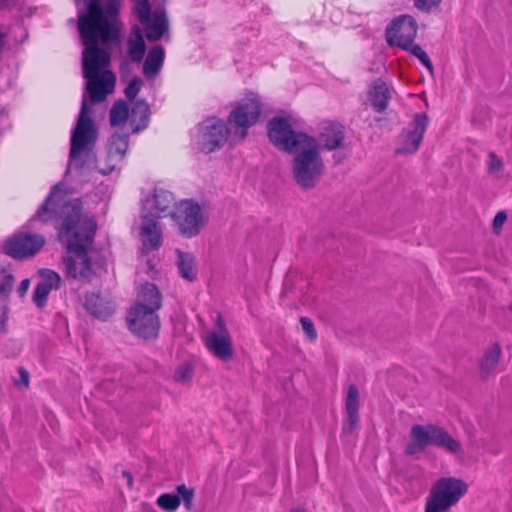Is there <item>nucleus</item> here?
<instances>
[{"mask_svg":"<svg viewBox=\"0 0 512 512\" xmlns=\"http://www.w3.org/2000/svg\"><path fill=\"white\" fill-rule=\"evenodd\" d=\"M502 160L493 152L489 154L488 170L490 173L500 172L502 169Z\"/></svg>","mask_w":512,"mask_h":512,"instance_id":"40","label":"nucleus"},{"mask_svg":"<svg viewBox=\"0 0 512 512\" xmlns=\"http://www.w3.org/2000/svg\"><path fill=\"white\" fill-rule=\"evenodd\" d=\"M81 211V201L72 200L67 185L58 183L37 210L36 217L43 223L63 218L59 240L66 246L68 253L64 258L66 277L90 282L104 271L105 262L92 249L96 221Z\"/></svg>","mask_w":512,"mask_h":512,"instance_id":"1","label":"nucleus"},{"mask_svg":"<svg viewBox=\"0 0 512 512\" xmlns=\"http://www.w3.org/2000/svg\"><path fill=\"white\" fill-rule=\"evenodd\" d=\"M346 409L348 413L350 428L352 429L358 422L359 409V392L354 385H351L348 389Z\"/></svg>","mask_w":512,"mask_h":512,"instance_id":"31","label":"nucleus"},{"mask_svg":"<svg viewBox=\"0 0 512 512\" xmlns=\"http://www.w3.org/2000/svg\"><path fill=\"white\" fill-rule=\"evenodd\" d=\"M14 276L0 264V298H8L14 286Z\"/></svg>","mask_w":512,"mask_h":512,"instance_id":"34","label":"nucleus"},{"mask_svg":"<svg viewBox=\"0 0 512 512\" xmlns=\"http://www.w3.org/2000/svg\"><path fill=\"white\" fill-rule=\"evenodd\" d=\"M128 56L131 61L140 63L146 52V44L143 38L142 30L138 26H134L127 40Z\"/></svg>","mask_w":512,"mask_h":512,"instance_id":"24","label":"nucleus"},{"mask_svg":"<svg viewBox=\"0 0 512 512\" xmlns=\"http://www.w3.org/2000/svg\"><path fill=\"white\" fill-rule=\"evenodd\" d=\"M6 34L0 30V51L5 45Z\"/></svg>","mask_w":512,"mask_h":512,"instance_id":"47","label":"nucleus"},{"mask_svg":"<svg viewBox=\"0 0 512 512\" xmlns=\"http://www.w3.org/2000/svg\"><path fill=\"white\" fill-rule=\"evenodd\" d=\"M130 120V109L127 102L123 100L116 101L110 110V123L117 126Z\"/></svg>","mask_w":512,"mask_h":512,"instance_id":"32","label":"nucleus"},{"mask_svg":"<svg viewBox=\"0 0 512 512\" xmlns=\"http://www.w3.org/2000/svg\"><path fill=\"white\" fill-rule=\"evenodd\" d=\"M175 204L174 196L170 191L155 189L153 195L143 202L142 213L151 214L159 219L169 215L172 212L170 208Z\"/></svg>","mask_w":512,"mask_h":512,"instance_id":"18","label":"nucleus"},{"mask_svg":"<svg viewBox=\"0 0 512 512\" xmlns=\"http://www.w3.org/2000/svg\"><path fill=\"white\" fill-rule=\"evenodd\" d=\"M467 492V485L454 477L440 478L426 498L425 512H447Z\"/></svg>","mask_w":512,"mask_h":512,"instance_id":"6","label":"nucleus"},{"mask_svg":"<svg viewBox=\"0 0 512 512\" xmlns=\"http://www.w3.org/2000/svg\"><path fill=\"white\" fill-rule=\"evenodd\" d=\"M436 432V435H434V446L443 448L453 454H459L462 452V446L460 442L454 439L443 428L438 426Z\"/></svg>","mask_w":512,"mask_h":512,"instance_id":"29","label":"nucleus"},{"mask_svg":"<svg viewBox=\"0 0 512 512\" xmlns=\"http://www.w3.org/2000/svg\"><path fill=\"white\" fill-rule=\"evenodd\" d=\"M128 138V134H114L111 137L103 164L99 166L101 174L108 175L121 166L128 149Z\"/></svg>","mask_w":512,"mask_h":512,"instance_id":"16","label":"nucleus"},{"mask_svg":"<svg viewBox=\"0 0 512 512\" xmlns=\"http://www.w3.org/2000/svg\"><path fill=\"white\" fill-rule=\"evenodd\" d=\"M204 344L213 356L223 362L233 358L232 338L222 319H218L214 330L206 334Z\"/></svg>","mask_w":512,"mask_h":512,"instance_id":"12","label":"nucleus"},{"mask_svg":"<svg viewBox=\"0 0 512 512\" xmlns=\"http://www.w3.org/2000/svg\"><path fill=\"white\" fill-rule=\"evenodd\" d=\"M137 300L138 302L136 304H144L155 310L161 307V294L153 283H145L140 287Z\"/></svg>","mask_w":512,"mask_h":512,"instance_id":"27","label":"nucleus"},{"mask_svg":"<svg viewBox=\"0 0 512 512\" xmlns=\"http://www.w3.org/2000/svg\"><path fill=\"white\" fill-rule=\"evenodd\" d=\"M175 253L177 256L176 266L181 278L189 282L195 281L198 275V267L195 256L191 253L183 252L179 249H177Z\"/></svg>","mask_w":512,"mask_h":512,"instance_id":"22","label":"nucleus"},{"mask_svg":"<svg viewBox=\"0 0 512 512\" xmlns=\"http://www.w3.org/2000/svg\"><path fill=\"white\" fill-rule=\"evenodd\" d=\"M411 52L413 56L419 59V61L428 69L430 73L433 72V64L427 55V53L422 49L419 45H414L413 43L407 49Z\"/></svg>","mask_w":512,"mask_h":512,"instance_id":"35","label":"nucleus"},{"mask_svg":"<svg viewBox=\"0 0 512 512\" xmlns=\"http://www.w3.org/2000/svg\"><path fill=\"white\" fill-rule=\"evenodd\" d=\"M261 112L262 103L256 93L248 92L236 102L228 117L232 142L246 137L248 129L258 122Z\"/></svg>","mask_w":512,"mask_h":512,"instance_id":"5","label":"nucleus"},{"mask_svg":"<svg viewBox=\"0 0 512 512\" xmlns=\"http://www.w3.org/2000/svg\"><path fill=\"white\" fill-rule=\"evenodd\" d=\"M119 5V0H109L103 8L100 0H88L86 9L78 15V30L85 45L82 52L83 77L87 80L86 91L93 103L104 101L115 86L114 74L106 70L110 54L99 48L98 42L106 43L117 38Z\"/></svg>","mask_w":512,"mask_h":512,"instance_id":"2","label":"nucleus"},{"mask_svg":"<svg viewBox=\"0 0 512 512\" xmlns=\"http://www.w3.org/2000/svg\"><path fill=\"white\" fill-rule=\"evenodd\" d=\"M150 108L146 101L138 100L130 110V123L132 131L137 133L145 129L149 123Z\"/></svg>","mask_w":512,"mask_h":512,"instance_id":"25","label":"nucleus"},{"mask_svg":"<svg viewBox=\"0 0 512 512\" xmlns=\"http://www.w3.org/2000/svg\"><path fill=\"white\" fill-rule=\"evenodd\" d=\"M30 287V280L29 279H24L21 281L18 289H17V293L20 297H23L26 292L28 291Z\"/></svg>","mask_w":512,"mask_h":512,"instance_id":"44","label":"nucleus"},{"mask_svg":"<svg viewBox=\"0 0 512 512\" xmlns=\"http://www.w3.org/2000/svg\"><path fill=\"white\" fill-rule=\"evenodd\" d=\"M500 355L501 347L498 343H493L485 350L480 361L482 374L488 375L496 370Z\"/></svg>","mask_w":512,"mask_h":512,"instance_id":"28","label":"nucleus"},{"mask_svg":"<svg viewBox=\"0 0 512 512\" xmlns=\"http://www.w3.org/2000/svg\"><path fill=\"white\" fill-rule=\"evenodd\" d=\"M86 310L95 318L106 320L113 313V307L110 301L99 294H90L85 299Z\"/></svg>","mask_w":512,"mask_h":512,"instance_id":"23","label":"nucleus"},{"mask_svg":"<svg viewBox=\"0 0 512 512\" xmlns=\"http://www.w3.org/2000/svg\"><path fill=\"white\" fill-rule=\"evenodd\" d=\"M390 97V91L384 81L380 79L373 81L369 90V100L378 112L386 109Z\"/></svg>","mask_w":512,"mask_h":512,"instance_id":"26","label":"nucleus"},{"mask_svg":"<svg viewBox=\"0 0 512 512\" xmlns=\"http://www.w3.org/2000/svg\"><path fill=\"white\" fill-rule=\"evenodd\" d=\"M300 324H301V327H302L304 333L306 334V336L311 341L316 340L317 332H316V329L314 327V324H313L312 320L309 319L308 317H301L300 318Z\"/></svg>","mask_w":512,"mask_h":512,"instance_id":"38","label":"nucleus"},{"mask_svg":"<svg viewBox=\"0 0 512 512\" xmlns=\"http://www.w3.org/2000/svg\"><path fill=\"white\" fill-rule=\"evenodd\" d=\"M156 310L144 304H136L128 313L129 329L144 339H154L158 335L160 323Z\"/></svg>","mask_w":512,"mask_h":512,"instance_id":"11","label":"nucleus"},{"mask_svg":"<svg viewBox=\"0 0 512 512\" xmlns=\"http://www.w3.org/2000/svg\"><path fill=\"white\" fill-rule=\"evenodd\" d=\"M7 319H8V317H7V313H6V309H5L0 317V333L5 331Z\"/></svg>","mask_w":512,"mask_h":512,"instance_id":"45","label":"nucleus"},{"mask_svg":"<svg viewBox=\"0 0 512 512\" xmlns=\"http://www.w3.org/2000/svg\"><path fill=\"white\" fill-rule=\"evenodd\" d=\"M44 243L45 240L41 235L19 233L6 241L4 250L9 256L22 259L37 253Z\"/></svg>","mask_w":512,"mask_h":512,"instance_id":"15","label":"nucleus"},{"mask_svg":"<svg viewBox=\"0 0 512 512\" xmlns=\"http://www.w3.org/2000/svg\"><path fill=\"white\" fill-rule=\"evenodd\" d=\"M141 86L142 80L140 78L134 77L131 79L124 91L126 98L133 100L139 93Z\"/></svg>","mask_w":512,"mask_h":512,"instance_id":"37","label":"nucleus"},{"mask_svg":"<svg viewBox=\"0 0 512 512\" xmlns=\"http://www.w3.org/2000/svg\"><path fill=\"white\" fill-rule=\"evenodd\" d=\"M343 132L340 126L330 125L321 133L320 141L328 150H332L340 146L343 141Z\"/></svg>","mask_w":512,"mask_h":512,"instance_id":"30","label":"nucleus"},{"mask_svg":"<svg viewBox=\"0 0 512 512\" xmlns=\"http://www.w3.org/2000/svg\"><path fill=\"white\" fill-rule=\"evenodd\" d=\"M41 278L33 293V301L40 308L46 305L51 290L58 288L60 283V276L49 269L41 271Z\"/></svg>","mask_w":512,"mask_h":512,"instance_id":"20","label":"nucleus"},{"mask_svg":"<svg viewBox=\"0 0 512 512\" xmlns=\"http://www.w3.org/2000/svg\"><path fill=\"white\" fill-rule=\"evenodd\" d=\"M510 310H512V301H511V304H510Z\"/></svg>","mask_w":512,"mask_h":512,"instance_id":"48","label":"nucleus"},{"mask_svg":"<svg viewBox=\"0 0 512 512\" xmlns=\"http://www.w3.org/2000/svg\"><path fill=\"white\" fill-rule=\"evenodd\" d=\"M178 232L185 238L197 236L207 222L202 207L193 200H182L174 205L169 213Z\"/></svg>","mask_w":512,"mask_h":512,"instance_id":"7","label":"nucleus"},{"mask_svg":"<svg viewBox=\"0 0 512 512\" xmlns=\"http://www.w3.org/2000/svg\"><path fill=\"white\" fill-rule=\"evenodd\" d=\"M140 238L145 249L154 251L162 244V229L158 218L151 214L141 215Z\"/></svg>","mask_w":512,"mask_h":512,"instance_id":"19","label":"nucleus"},{"mask_svg":"<svg viewBox=\"0 0 512 512\" xmlns=\"http://www.w3.org/2000/svg\"><path fill=\"white\" fill-rule=\"evenodd\" d=\"M429 119L425 113L415 114L413 120L403 129L399 136L397 153L413 154L418 151L428 126Z\"/></svg>","mask_w":512,"mask_h":512,"instance_id":"13","label":"nucleus"},{"mask_svg":"<svg viewBox=\"0 0 512 512\" xmlns=\"http://www.w3.org/2000/svg\"><path fill=\"white\" fill-rule=\"evenodd\" d=\"M193 369L189 364L181 365L175 372L174 378L176 381L184 382L192 378Z\"/></svg>","mask_w":512,"mask_h":512,"instance_id":"39","label":"nucleus"},{"mask_svg":"<svg viewBox=\"0 0 512 512\" xmlns=\"http://www.w3.org/2000/svg\"><path fill=\"white\" fill-rule=\"evenodd\" d=\"M18 374H19V379L15 382V384L28 387V385H29L28 372L24 368L20 367V368H18Z\"/></svg>","mask_w":512,"mask_h":512,"instance_id":"43","label":"nucleus"},{"mask_svg":"<svg viewBox=\"0 0 512 512\" xmlns=\"http://www.w3.org/2000/svg\"><path fill=\"white\" fill-rule=\"evenodd\" d=\"M438 426L436 425H413L410 431V441L406 445L405 453L414 455L421 453L429 445L434 446V435Z\"/></svg>","mask_w":512,"mask_h":512,"instance_id":"17","label":"nucleus"},{"mask_svg":"<svg viewBox=\"0 0 512 512\" xmlns=\"http://www.w3.org/2000/svg\"><path fill=\"white\" fill-rule=\"evenodd\" d=\"M177 495L181 498L183 501L184 507L187 510H190L192 508L193 498H194V492L192 489H189L186 485L182 484L177 487Z\"/></svg>","mask_w":512,"mask_h":512,"instance_id":"36","label":"nucleus"},{"mask_svg":"<svg viewBox=\"0 0 512 512\" xmlns=\"http://www.w3.org/2000/svg\"><path fill=\"white\" fill-rule=\"evenodd\" d=\"M122 475H123L124 478H126L128 486L131 487L132 484H133V477H132V475L129 472H127V471H123Z\"/></svg>","mask_w":512,"mask_h":512,"instance_id":"46","label":"nucleus"},{"mask_svg":"<svg viewBox=\"0 0 512 512\" xmlns=\"http://www.w3.org/2000/svg\"><path fill=\"white\" fill-rule=\"evenodd\" d=\"M91 109L86 96H83L77 123L72 130L68 171L93 170L96 168L94 146L97 140V129L90 118Z\"/></svg>","mask_w":512,"mask_h":512,"instance_id":"3","label":"nucleus"},{"mask_svg":"<svg viewBox=\"0 0 512 512\" xmlns=\"http://www.w3.org/2000/svg\"><path fill=\"white\" fill-rule=\"evenodd\" d=\"M165 59L164 48L160 45L152 47L144 60L143 75L147 80H153L160 73Z\"/></svg>","mask_w":512,"mask_h":512,"instance_id":"21","label":"nucleus"},{"mask_svg":"<svg viewBox=\"0 0 512 512\" xmlns=\"http://www.w3.org/2000/svg\"><path fill=\"white\" fill-rule=\"evenodd\" d=\"M320 148V143L310 137L292 152L295 154L292 174L297 185L303 189L314 187L324 172Z\"/></svg>","mask_w":512,"mask_h":512,"instance_id":"4","label":"nucleus"},{"mask_svg":"<svg viewBox=\"0 0 512 512\" xmlns=\"http://www.w3.org/2000/svg\"><path fill=\"white\" fill-rule=\"evenodd\" d=\"M417 35V23L412 16L403 15L392 22L386 32L390 45H396L407 50Z\"/></svg>","mask_w":512,"mask_h":512,"instance_id":"14","label":"nucleus"},{"mask_svg":"<svg viewBox=\"0 0 512 512\" xmlns=\"http://www.w3.org/2000/svg\"><path fill=\"white\" fill-rule=\"evenodd\" d=\"M268 136L278 149L287 153L294 152L302 142L311 137L305 133L295 132L285 117H274L268 122Z\"/></svg>","mask_w":512,"mask_h":512,"instance_id":"10","label":"nucleus"},{"mask_svg":"<svg viewBox=\"0 0 512 512\" xmlns=\"http://www.w3.org/2000/svg\"><path fill=\"white\" fill-rule=\"evenodd\" d=\"M228 135L229 130L223 120L209 118L198 125L193 139L201 151L211 153L226 143Z\"/></svg>","mask_w":512,"mask_h":512,"instance_id":"9","label":"nucleus"},{"mask_svg":"<svg viewBox=\"0 0 512 512\" xmlns=\"http://www.w3.org/2000/svg\"><path fill=\"white\" fill-rule=\"evenodd\" d=\"M157 505L164 511L174 512L181 504V498L172 493L161 494L156 501Z\"/></svg>","mask_w":512,"mask_h":512,"instance_id":"33","label":"nucleus"},{"mask_svg":"<svg viewBox=\"0 0 512 512\" xmlns=\"http://www.w3.org/2000/svg\"><path fill=\"white\" fill-rule=\"evenodd\" d=\"M507 220V214L504 211H499L493 220V230L496 234L501 232L502 226Z\"/></svg>","mask_w":512,"mask_h":512,"instance_id":"42","label":"nucleus"},{"mask_svg":"<svg viewBox=\"0 0 512 512\" xmlns=\"http://www.w3.org/2000/svg\"><path fill=\"white\" fill-rule=\"evenodd\" d=\"M134 13L145 30L146 39L156 42L160 39H169V21L164 9H156L151 12L148 0H133Z\"/></svg>","mask_w":512,"mask_h":512,"instance_id":"8","label":"nucleus"},{"mask_svg":"<svg viewBox=\"0 0 512 512\" xmlns=\"http://www.w3.org/2000/svg\"><path fill=\"white\" fill-rule=\"evenodd\" d=\"M417 9L428 12L431 9L437 7L441 0H414Z\"/></svg>","mask_w":512,"mask_h":512,"instance_id":"41","label":"nucleus"}]
</instances>
